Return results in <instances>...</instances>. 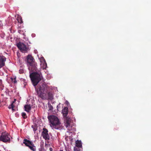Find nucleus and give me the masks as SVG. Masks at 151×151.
<instances>
[{
	"label": "nucleus",
	"mask_w": 151,
	"mask_h": 151,
	"mask_svg": "<svg viewBox=\"0 0 151 151\" xmlns=\"http://www.w3.org/2000/svg\"><path fill=\"white\" fill-rule=\"evenodd\" d=\"M48 105H49V107L50 108V110H52L53 109L52 106L50 104L48 103Z\"/></svg>",
	"instance_id": "21"
},
{
	"label": "nucleus",
	"mask_w": 151,
	"mask_h": 151,
	"mask_svg": "<svg viewBox=\"0 0 151 151\" xmlns=\"http://www.w3.org/2000/svg\"><path fill=\"white\" fill-rule=\"evenodd\" d=\"M48 118L50 123V126L52 129H58L61 127V123L59 119L56 116L51 115L48 116Z\"/></svg>",
	"instance_id": "2"
},
{
	"label": "nucleus",
	"mask_w": 151,
	"mask_h": 151,
	"mask_svg": "<svg viewBox=\"0 0 151 151\" xmlns=\"http://www.w3.org/2000/svg\"><path fill=\"white\" fill-rule=\"evenodd\" d=\"M50 151H52V148L50 147Z\"/></svg>",
	"instance_id": "26"
},
{
	"label": "nucleus",
	"mask_w": 151,
	"mask_h": 151,
	"mask_svg": "<svg viewBox=\"0 0 151 151\" xmlns=\"http://www.w3.org/2000/svg\"><path fill=\"white\" fill-rule=\"evenodd\" d=\"M82 144L81 140H76V147L78 148V149L76 148V151H80V149L79 148H82Z\"/></svg>",
	"instance_id": "9"
},
{
	"label": "nucleus",
	"mask_w": 151,
	"mask_h": 151,
	"mask_svg": "<svg viewBox=\"0 0 151 151\" xmlns=\"http://www.w3.org/2000/svg\"><path fill=\"white\" fill-rule=\"evenodd\" d=\"M65 104L68 105L69 104V103L67 101H65Z\"/></svg>",
	"instance_id": "25"
},
{
	"label": "nucleus",
	"mask_w": 151,
	"mask_h": 151,
	"mask_svg": "<svg viewBox=\"0 0 151 151\" xmlns=\"http://www.w3.org/2000/svg\"><path fill=\"white\" fill-rule=\"evenodd\" d=\"M40 65L41 66V68H42L43 69H45L47 68V64L46 62H44V63H41Z\"/></svg>",
	"instance_id": "13"
},
{
	"label": "nucleus",
	"mask_w": 151,
	"mask_h": 151,
	"mask_svg": "<svg viewBox=\"0 0 151 151\" xmlns=\"http://www.w3.org/2000/svg\"><path fill=\"white\" fill-rule=\"evenodd\" d=\"M48 130L44 128L42 133L43 137L45 140H48L50 139V136L48 133Z\"/></svg>",
	"instance_id": "7"
},
{
	"label": "nucleus",
	"mask_w": 151,
	"mask_h": 151,
	"mask_svg": "<svg viewBox=\"0 0 151 151\" xmlns=\"http://www.w3.org/2000/svg\"><path fill=\"white\" fill-rule=\"evenodd\" d=\"M70 141L71 142L70 143L72 144V142L73 140V139L71 137L70 138Z\"/></svg>",
	"instance_id": "24"
},
{
	"label": "nucleus",
	"mask_w": 151,
	"mask_h": 151,
	"mask_svg": "<svg viewBox=\"0 0 151 151\" xmlns=\"http://www.w3.org/2000/svg\"><path fill=\"white\" fill-rule=\"evenodd\" d=\"M11 80L12 81L14 82V83H16L17 82V81L16 80V78H14V79H13V78H11Z\"/></svg>",
	"instance_id": "20"
},
{
	"label": "nucleus",
	"mask_w": 151,
	"mask_h": 151,
	"mask_svg": "<svg viewBox=\"0 0 151 151\" xmlns=\"http://www.w3.org/2000/svg\"><path fill=\"white\" fill-rule=\"evenodd\" d=\"M33 84L35 87L37 95L41 98H43L44 96V95H46L49 87L46 84H43L41 85H38L37 88H36L35 86L37 85L34 86L33 83Z\"/></svg>",
	"instance_id": "3"
},
{
	"label": "nucleus",
	"mask_w": 151,
	"mask_h": 151,
	"mask_svg": "<svg viewBox=\"0 0 151 151\" xmlns=\"http://www.w3.org/2000/svg\"><path fill=\"white\" fill-rule=\"evenodd\" d=\"M60 151H63V150H60Z\"/></svg>",
	"instance_id": "28"
},
{
	"label": "nucleus",
	"mask_w": 151,
	"mask_h": 151,
	"mask_svg": "<svg viewBox=\"0 0 151 151\" xmlns=\"http://www.w3.org/2000/svg\"><path fill=\"white\" fill-rule=\"evenodd\" d=\"M62 113L64 117H66L68 114V108L65 107L62 111Z\"/></svg>",
	"instance_id": "10"
},
{
	"label": "nucleus",
	"mask_w": 151,
	"mask_h": 151,
	"mask_svg": "<svg viewBox=\"0 0 151 151\" xmlns=\"http://www.w3.org/2000/svg\"><path fill=\"white\" fill-rule=\"evenodd\" d=\"M17 20L19 23H22L23 22L22 18L20 16L18 15L17 18Z\"/></svg>",
	"instance_id": "17"
},
{
	"label": "nucleus",
	"mask_w": 151,
	"mask_h": 151,
	"mask_svg": "<svg viewBox=\"0 0 151 151\" xmlns=\"http://www.w3.org/2000/svg\"><path fill=\"white\" fill-rule=\"evenodd\" d=\"M27 60L29 71V76L34 85L35 86L41 80L42 76L40 72L37 70V63L35 62L32 56L30 55H28Z\"/></svg>",
	"instance_id": "1"
},
{
	"label": "nucleus",
	"mask_w": 151,
	"mask_h": 151,
	"mask_svg": "<svg viewBox=\"0 0 151 151\" xmlns=\"http://www.w3.org/2000/svg\"><path fill=\"white\" fill-rule=\"evenodd\" d=\"M23 143L26 146H29L32 143L29 141L27 139H24L23 141Z\"/></svg>",
	"instance_id": "11"
},
{
	"label": "nucleus",
	"mask_w": 151,
	"mask_h": 151,
	"mask_svg": "<svg viewBox=\"0 0 151 151\" xmlns=\"http://www.w3.org/2000/svg\"><path fill=\"white\" fill-rule=\"evenodd\" d=\"M6 58L4 56L0 55V68L5 65Z\"/></svg>",
	"instance_id": "8"
},
{
	"label": "nucleus",
	"mask_w": 151,
	"mask_h": 151,
	"mask_svg": "<svg viewBox=\"0 0 151 151\" xmlns=\"http://www.w3.org/2000/svg\"><path fill=\"white\" fill-rule=\"evenodd\" d=\"M15 100L14 101H13L12 103L11 104V105L8 107V108L9 109H12V110L13 111H14V109L13 108L14 107V105L13 104V103L15 102Z\"/></svg>",
	"instance_id": "18"
},
{
	"label": "nucleus",
	"mask_w": 151,
	"mask_h": 151,
	"mask_svg": "<svg viewBox=\"0 0 151 151\" xmlns=\"http://www.w3.org/2000/svg\"><path fill=\"white\" fill-rule=\"evenodd\" d=\"M74 151H76V147H74Z\"/></svg>",
	"instance_id": "27"
},
{
	"label": "nucleus",
	"mask_w": 151,
	"mask_h": 151,
	"mask_svg": "<svg viewBox=\"0 0 151 151\" xmlns=\"http://www.w3.org/2000/svg\"><path fill=\"white\" fill-rule=\"evenodd\" d=\"M38 56L41 63H43L44 62H46V61H45V59H44L43 57L41 56L39 57L38 55Z\"/></svg>",
	"instance_id": "15"
},
{
	"label": "nucleus",
	"mask_w": 151,
	"mask_h": 151,
	"mask_svg": "<svg viewBox=\"0 0 151 151\" xmlns=\"http://www.w3.org/2000/svg\"><path fill=\"white\" fill-rule=\"evenodd\" d=\"M8 133H3L0 137V141L5 142H9L10 141Z\"/></svg>",
	"instance_id": "5"
},
{
	"label": "nucleus",
	"mask_w": 151,
	"mask_h": 151,
	"mask_svg": "<svg viewBox=\"0 0 151 151\" xmlns=\"http://www.w3.org/2000/svg\"><path fill=\"white\" fill-rule=\"evenodd\" d=\"M24 108L25 110L27 112H28L29 111L31 108L30 105L26 104L24 106Z\"/></svg>",
	"instance_id": "12"
},
{
	"label": "nucleus",
	"mask_w": 151,
	"mask_h": 151,
	"mask_svg": "<svg viewBox=\"0 0 151 151\" xmlns=\"http://www.w3.org/2000/svg\"><path fill=\"white\" fill-rule=\"evenodd\" d=\"M19 72L20 73H22L24 72V71L22 70H20L19 71Z\"/></svg>",
	"instance_id": "23"
},
{
	"label": "nucleus",
	"mask_w": 151,
	"mask_h": 151,
	"mask_svg": "<svg viewBox=\"0 0 151 151\" xmlns=\"http://www.w3.org/2000/svg\"><path fill=\"white\" fill-rule=\"evenodd\" d=\"M29 148L32 150L33 151H36V147H35V146L33 144H32L30 145L28 147Z\"/></svg>",
	"instance_id": "16"
},
{
	"label": "nucleus",
	"mask_w": 151,
	"mask_h": 151,
	"mask_svg": "<svg viewBox=\"0 0 151 151\" xmlns=\"http://www.w3.org/2000/svg\"><path fill=\"white\" fill-rule=\"evenodd\" d=\"M22 116L24 118H26L27 117L26 114L25 113H22Z\"/></svg>",
	"instance_id": "19"
},
{
	"label": "nucleus",
	"mask_w": 151,
	"mask_h": 151,
	"mask_svg": "<svg viewBox=\"0 0 151 151\" xmlns=\"http://www.w3.org/2000/svg\"><path fill=\"white\" fill-rule=\"evenodd\" d=\"M48 98L50 100H52L53 99V94L51 92H49L47 93Z\"/></svg>",
	"instance_id": "14"
},
{
	"label": "nucleus",
	"mask_w": 151,
	"mask_h": 151,
	"mask_svg": "<svg viewBox=\"0 0 151 151\" xmlns=\"http://www.w3.org/2000/svg\"><path fill=\"white\" fill-rule=\"evenodd\" d=\"M32 127L33 128V130L34 132L37 129L36 127H34L33 126H32Z\"/></svg>",
	"instance_id": "22"
},
{
	"label": "nucleus",
	"mask_w": 151,
	"mask_h": 151,
	"mask_svg": "<svg viewBox=\"0 0 151 151\" xmlns=\"http://www.w3.org/2000/svg\"><path fill=\"white\" fill-rule=\"evenodd\" d=\"M64 123L67 128L72 127L73 125V121L70 118L67 117H64Z\"/></svg>",
	"instance_id": "6"
},
{
	"label": "nucleus",
	"mask_w": 151,
	"mask_h": 151,
	"mask_svg": "<svg viewBox=\"0 0 151 151\" xmlns=\"http://www.w3.org/2000/svg\"><path fill=\"white\" fill-rule=\"evenodd\" d=\"M17 46L20 51L24 53L27 52L29 50L25 44L20 42L17 44Z\"/></svg>",
	"instance_id": "4"
}]
</instances>
